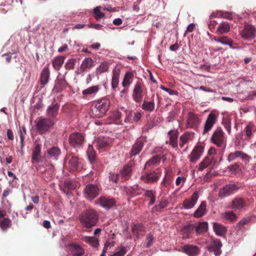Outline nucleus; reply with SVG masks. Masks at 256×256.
<instances>
[{
    "label": "nucleus",
    "mask_w": 256,
    "mask_h": 256,
    "mask_svg": "<svg viewBox=\"0 0 256 256\" xmlns=\"http://www.w3.org/2000/svg\"><path fill=\"white\" fill-rule=\"evenodd\" d=\"M222 124L224 125V128L228 132V134H230L231 132V120L230 118L228 117L224 118L222 122Z\"/></svg>",
    "instance_id": "nucleus-47"
},
{
    "label": "nucleus",
    "mask_w": 256,
    "mask_h": 256,
    "mask_svg": "<svg viewBox=\"0 0 256 256\" xmlns=\"http://www.w3.org/2000/svg\"><path fill=\"white\" fill-rule=\"evenodd\" d=\"M193 134L190 132H186L180 136V146L181 148L192 139Z\"/></svg>",
    "instance_id": "nucleus-33"
},
{
    "label": "nucleus",
    "mask_w": 256,
    "mask_h": 256,
    "mask_svg": "<svg viewBox=\"0 0 256 256\" xmlns=\"http://www.w3.org/2000/svg\"><path fill=\"white\" fill-rule=\"evenodd\" d=\"M68 86V83L64 78H58L55 82V85L52 90L54 92L59 93L65 89Z\"/></svg>",
    "instance_id": "nucleus-23"
},
{
    "label": "nucleus",
    "mask_w": 256,
    "mask_h": 256,
    "mask_svg": "<svg viewBox=\"0 0 256 256\" xmlns=\"http://www.w3.org/2000/svg\"><path fill=\"white\" fill-rule=\"evenodd\" d=\"M168 136L169 137V141L166 142V144H169L172 148H175L178 146V131L174 129L170 130L168 132Z\"/></svg>",
    "instance_id": "nucleus-21"
},
{
    "label": "nucleus",
    "mask_w": 256,
    "mask_h": 256,
    "mask_svg": "<svg viewBox=\"0 0 256 256\" xmlns=\"http://www.w3.org/2000/svg\"><path fill=\"white\" fill-rule=\"evenodd\" d=\"M60 105L57 103L52 104L46 110V115L48 118L52 120L56 124L57 121V116L58 114Z\"/></svg>",
    "instance_id": "nucleus-10"
},
{
    "label": "nucleus",
    "mask_w": 256,
    "mask_h": 256,
    "mask_svg": "<svg viewBox=\"0 0 256 256\" xmlns=\"http://www.w3.org/2000/svg\"><path fill=\"white\" fill-rule=\"evenodd\" d=\"M108 142L102 139H98L96 142V146L98 148H103L108 146Z\"/></svg>",
    "instance_id": "nucleus-56"
},
{
    "label": "nucleus",
    "mask_w": 256,
    "mask_h": 256,
    "mask_svg": "<svg viewBox=\"0 0 256 256\" xmlns=\"http://www.w3.org/2000/svg\"><path fill=\"white\" fill-rule=\"evenodd\" d=\"M214 40L218 42H220L222 44L226 45L228 44V42L230 40V39L228 38V36H224L218 39L214 38Z\"/></svg>",
    "instance_id": "nucleus-63"
},
{
    "label": "nucleus",
    "mask_w": 256,
    "mask_h": 256,
    "mask_svg": "<svg viewBox=\"0 0 256 256\" xmlns=\"http://www.w3.org/2000/svg\"><path fill=\"white\" fill-rule=\"evenodd\" d=\"M126 118L124 122L127 123L132 122V110H125Z\"/></svg>",
    "instance_id": "nucleus-58"
},
{
    "label": "nucleus",
    "mask_w": 256,
    "mask_h": 256,
    "mask_svg": "<svg viewBox=\"0 0 256 256\" xmlns=\"http://www.w3.org/2000/svg\"><path fill=\"white\" fill-rule=\"evenodd\" d=\"M66 158L68 160V164L71 170H78L82 168V162L78 157L70 154L66 156Z\"/></svg>",
    "instance_id": "nucleus-14"
},
{
    "label": "nucleus",
    "mask_w": 256,
    "mask_h": 256,
    "mask_svg": "<svg viewBox=\"0 0 256 256\" xmlns=\"http://www.w3.org/2000/svg\"><path fill=\"white\" fill-rule=\"evenodd\" d=\"M219 16H220V18H226L228 20H232L234 18V14L232 12H224L220 10L218 12Z\"/></svg>",
    "instance_id": "nucleus-50"
},
{
    "label": "nucleus",
    "mask_w": 256,
    "mask_h": 256,
    "mask_svg": "<svg viewBox=\"0 0 256 256\" xmlns=\"http://www.w3.org/2000/svg\"><path fill=\"white\" fill-rule=\"evenodd\" d=\"M206 212V202L203 201L194 213V216L199 218L202 216Z\"/></svg>",
    "instance_id": "nucleus-31"
},
{
    "label": "nucleus",
    "mask_w": 256,
    "mask_h": 256,
    "mask_svg": "<svg viewBox=\"0 0 256 256\" xmlns=\"http://www.w3.org/2000/svg\"><path fill=\"white\" fill-rule=\"evenodd\" d=\"M182 252L189 256H196L200 253L198 246L192 244H186L182 248Z\"/></svg>",
    "instance_id": "nucleus-18"
},
{
    "label": "nucleus",
    "mask_w": 256,
    "mask_h": 256,
    "mask_svg": "<svg viewBox=\"0 0 256 256\" xmlns=\"http://www.w3.org/2000/svg\"><path fill=\"white\" fill-rule=\"evenodd\" d=\"M216 119L217 116L215 114L210 112L208 114L204 124L203 134L207 133L212 129L216 122Z\"/></svg>",
    "instance_id": "nucleus-17"
},
{
    "label": "nucleus",
    "mask_w": 256,
    "mask_h": 256,
    "mask_svg": "<svg viewBox=\"0 0 256 256\" xmlns=\"http://www.w3.org/2000/svg\"><path fill=\"white\" fill-rule=\"evenodd\" d=\"M200 124V120L198 115L192 112L188 114L186 127L191 128H196Z\"/></svg>",
    "instance_id": "nucleus-16"
},
{
    "label": "nucleus",
    "mask_w": 256,
    "mask_h": 256,
    "mask_svg": "<svg viewBox=\"0 0 256 256\" xmlns=\"http://www.w3.org/2000/svg\"><path fill=\"white\" fill-rule=\"evenodd\" d=\"M168 202L166 200L161 201L158 204L156 205L152 208V212H160L161 210L166 208L168 206Z\"/></svg>",
    "instance_id": "nucleus-45"
},
{
    "label": "nucleus",
    "mask_w": 256,
    "mask_h": 256,
    "mask_svg": "<svg viewBox=\"0 0 256 256\" xmlns=\"http://www.w3.org/2000/svg\"><path fill=\"white\" fill-rule=\"evenodd\" d=\"M108 70V66L107 63H102L100 66L96 68V72L98 74H101L106 72Z\"/></svg>",
    "instance_id": "nucleus-49"
},
{
    "label": "nucleus",
    "mask_w": 256,
    "mask_h": 256,
    "mask_svg": "<svg viewBox=\"0 0 256 256\" xmlns=\"http://www.w3.org/2000/svg\"><path fill=\"white\" fill-rule=\"evenodd\" d=\"M250 219L249 218H243L237 224L236 226L239 229H241L244 226L250 222Z\"/></svg>",
    "instance_id": "nucleus-59"
},
{
    "label": "nucleus",
    "mask_w": 256,
    "mask_h": 256,
    "mask_svg": "<svg viewBox=\"0 0 256 256\" xmlns=\"http://www.w3.org/2000/svg\"><path fill=\"white\" fill-rule=\"evenodd\" d=\"M84 141V136L80 133L74 132L69 136V143L74 148H80Z\"/></svg>",
    "instance_id": "nucleus-13"
},
{
    "label": "nucleus",
    "mask_w": 256,
    "mask_h": 256,
    "mask_svg": "<svg viewBox=\"0 0 256 256\" xmlns=\"http://www.w3.org/2000/svg\"><path fill=\"white\" fill-rule=\"evenodd\" d=\"M48 154L50 158L57 160L61 154V150L59 148L54 146L48 150Z\"/></svg>",
    "instance_id": "nucleus-37"
},
{
    "label": "nucleus",
    "mask_w": 256,
    "mask_h": 256,
    "mask_svg": "<svg viewBox=\"0 0 256 256\" xmlns=\"http://www.w3.org/2000/svg\"><path fill=\"white\" fill-rule=\"evenodd\" d=\"M87 155L89 160L92 162L95 160V152L92 146H89L87 150Z\"/></svg>",
    "instance_id": "nucleus-54"
},
{
    "label": "nucleus",
    "mask_w": 256,
    "mask_h": 256,
    "mask_svg": "<svg viewBox=\"0 0 256 256\" xmlns=\"http://www.w3.org/2000/svg\"><path fill=\"white\" fill-rule=\"evenodd\" d=\"M50 72L49 70L48 65H46L42 70L40 75V82L43 86L46 84L50 79Z\"/></svg>",
    "instance_id": "nucleus-26"
},
{
    "label": "nucleus",
    "mask_w": 256,
    "mask_h": 256,
    "mask_svg": "<svg viewBox=\"0 0 256 256\" xmlns=\"http://www.w3.org/2000/svg\"><path fill=\"white\" fill-rule=\"evenodd\" d=\"M241 37L247 40L254 38L256 36V28L252 24H245L240 32Z\"/></svg>",
    "instance_id": "nucleus-7"
},
{
    "label": "nucleus",
    "mask_w": 256,
    "mask_h": 256,
    "mask_svg": "<svg viewBox=\"0 0 256 256\" xmlns=\"http://www.w3.org/2000/svg\"><path fill=\"white\" fill-rule=\"evenodd\" d=\"M224 134L220 128H217L212 136V140L218 147L222 146L224 142Z\"/></svg>",
    "instance_id": "nucleus-9"
},
{
    "label": "nucleus",
    "mask_w": 256,
    "mask_h": 256,
    "mask_svg": "<svg viewBox=\"0 0 256 256\" xmlns=\"http://www.w3.org/2000/svg\"><path fill=\"white\" fill-rule=\"evenodd\" d=\"M70 250L72 256H82L84 254L82 248L76 244H70Z\"/></svg>",
    "instance_id": "nucleus-35"
},
{
    "label": "nucleus",
    "mask_w": 256,
    "mask_h": 256,
    "mask_svg": "<svg viewBox=\"0 0 256 256\" xmlns=\"http://www.w3.org/2000/svg\"><path fill=\"white\" fill-rule=\"evenodd\" d=\"M144 92V85L142 80H138L134 85L132 91V98L137 103H140L142 100Z\"/></svg>",
    "instance_id": "nucleus-6"
},
{
    "label": "nucleus",
    "mask_w": 256,
    "mask_h": 256,
    "mask_svg": "<svg viewBox=\"0 0 256 256\" xmlns=\"http://www.w3.org/2000/svg\"><path fill=\"white\" fill-rule=\"evenodd\" d=\"M100 204L101 206L110 209L116 204V200L114 198H110L105 196H101L99 198Z\"/></svg>",
    "instance_id": "nucleus-24"
},
{
    "label": "nucleus",
    "mask_w": 256,
    "mask_h": 256,
    "mask_svg": "<svg viewBox=\"0 0 256 256\" xmlns=\"http://www.w3.org/2000/svg\"><path fill=\"white\" fill-rule=\"evenodd\" d=\"M253 128H254V126L252 124H250L248 125L245 128L244 130H245V132H246V134L248 138H250L252 135V130Z\"/></svg>",
    "instance_id": "nucleus-60"
},
{
    "label": "nucleus",
    "mask_w": 256,
    "mask_h": 256,
    "mask_svg": "<svg viewBox=\"0 0 256 256\" xmlns=\"http://www.w3.org/2000/svg\"><path fill=\"white\" fill-rule=\"evenodd\" d=\"M19 134L21 146H24V135L26 134V129L24 126H22L20 129Z\"/></svg>",
    "instance_id": "nucleus-55"
},
{
    "label": "nucleus",
    "mask_w": 256,
    "mask_h": 256,
    "mask_svg": "<svg viewBox=\"0 0 256 256\" xmlns=\"http://www.w3.org/2000/svg\"><path fill=\"white\" fill-rule=\"evenodd\" d=\"M64 57L60 56L54 58L52 62V66L54 69L59 70L62 66L64 62Z\"/></svg>",
    "instance_id": "nucleus-41"
},
{
    "label": "nucleus",
    "mask_w": 256,
    "mask_h": 256,
    "mask_svg": "<svg viewBox=\"0 0 256 256\" xmlns=\"http://www.w3.org/2000/svg\"><path fill=\"white\" fill-rule=\"evenodd\" d=\"M134 74L132 72H126L122 82V86L128 88L132 82Z\"/></svg>",
    "instance_id": "nucleus-36"
},
{
    "label": "nucleus",
    "mask_w": 256,
    "mask_h": 256,
    "mask_svg": "<svg viewBox=\"0 0 256 256\" xmlns=\"http://www.w3.org/2000/svg\"><path fill=\"white\" fill-rule=\"evenodd\" d=\"M86 242L90 244L94 248H97L99 246L98 240L95 237L86 236L83 238Z\"/></svg>",
    "instance_id": "nucleus-42"
},
{
    "label": "nucleus",
    "mask_w": 256,
    "mask_h": 256,
    "mask_svg": "<svg viewBox=\"0 0 256 256\" xmlns=\"http://www.w3.org/2000/svg\"><path fill=\"white\" fill-rule=\"evenodd\" d=\"M222 246V243L220 240H216L212 241L209 250L210 251L213 252L216 256H220L222 253L220 250Z\"/></svg>",
    "instance_id": "nucleus-27"
},
{
    "label": "nucleus",
    "mask_w": 256,
    "mask_h": 256,
    "mask_svg": "<svg viewBox=\"0 0 256 256\" xmlns=\"http://www.w3.org/2000/svg\"><path fill=\"white\" fill-rule=\"evenodd\" d=\"M75 60L73 58L68 60L65 64V68L66 70H72L74 68Z\"/></svg>",
    "instance_id": "nucleus-57"
},
{
    "label": "nucleus",
    "mask_w": 256,
    "mask_h": 256,
    "mask_svg": "<svg viewBox=\"0 0 256 256\" xmlns=\"http://www.w3.org/2000/svg\"><path fill=\"white\" fill-rule=\"evenodd\" d=\"M144 230V226L140 224H134L132 228V233L136 236L137 239L139 238V236Z\"/></svg>",
    "instance_id": "nucleus-43"
},
{
    "label": "nucleus",
    "mask_w": 256,
    "mask_h": 256,
    "mask_svg": "<svg viewBox=\"0 0 256 256\" xmlns=\"http://www.w3.org/2000/svg\"><path fill=\"white\" fill-rule=\"evenodd\" d=\"M208 228V224L206 222H202L198 224V226H194L193 224H189L184 227V230L190 233L192 231L196 230L198 234H201L206 232Z\"/></svg>",
    "instance_id": "nucleus-11"
},
{
    "label": "nucleus",
    "mask_w": 256,
    "mask_h": 256,
    "mask_svg": "<svg viewBox=\"0 0 256 256\" xmlns=\"http://www.w3.org/2000/svg\"><path fill=\"white\" fill-rule=\"evenodd\" d=\"M213 229L216 234L218 236H224L227 230L226 226L216 222L213 223Z\"/></svg>",
    "instance_id": "nucleus-29"
},
{
    "label": "nucleus",
    "mask_w": 256,
    "mask_h": 256,
    "mask_svg": "<svg viewBox=\"0 0 256 256\" xmlns=\"http://www.w3.org/2000/svg\"><path fill=\"white\" fill-rule=\"evenodd\" d=\"M246 206L245 200L242 198L236 197L232 201L230 208L234 210H240L244 208Z\"/></svg>",
    "instance_id": "nucleus-22"
},
{
    "label": "nucleus",
    "mask_w": 256,
    "mask_h": 256,
    "mask_svg": "<svg viewBox=\"0 0 256 256\" xmlns=\"http://www.w3.org/2000/svg\"><path fill=\"white\" fill-rule=\"evenodd\" d=\"M160 158L159 156H156L152 158L151 159L149 160L146 164L145 167L146 166H152L160 162Z\"/></svg>",
    "instance_id": "nucleus-52"
},
{
    "label": "nucleus",
    "mask_w": 256,
    "mask_h": 256,
    "mask_svg": "<svg viewBox=\"0 0 256 256\" xmlns=\"http://www.w3.org/2000/svg\"><path fill=\"white\" fill-rule=\"evenodd\" d=\"M204 146L202 145H198L194 147L190 156V161L196 162L201 156L204 152Z\"/></svg>",
    "instance_id": "nucleus-20"
},
{
    "label": "nucleus",
    "mask_w": 256,
    "mask_h": 256,
    "mask_svg": "<svg viewBox=\"0 0 256 256\" xmlns=\"http://www.w3.org/2000/svg\"><path fill=\"white\" fill-rule=\"evenodd\" d=\"M160 176V170L158 168L156 170H152L142 174L140 176V180L146 184L155 183L158 181Z\"/></svg>",
    "instance_id": "nucleus-4"
},
{
    "label": "nucleus",
    "mask_w": 256,
    "mask_h": 256,
    "mask_svg": "<svg viewBox=\"0 0 256 256\" xmlns=\"http://www.w3.org/2000/svg\"><path fill=\"white\" fill-rule=\"evenodd\" d=\"M100 192V189L97 184H88L84 190V196L86 198L91 200L99 194Z\"/></svg>",
    "instance_id": "nucleus-5"
},
{
    "label": "nucleus",
    "mask_w": 256,
    "mask_h": 256,
    "mask_svg": "<svg viewBox=\"0 0 256 256\" xmlns=\"http://www.w3.org/2000/svg\"><path fill=\"white\" fill-rule=\"evenodd\" d=\"M11 225V220L8 218H4L3 220H0V227L4 230L10 228Z\"/></svg>",
    "instance_id": "nucleus-46"
},
{
    "label": "nucleus",
    "mask_w": 256,
    "mask_h": 256,
    "mask_svg": "<svg viewBox=\"0 0 256 256\" xmlns=\"http://www.w3.org/2000/svg\"><path fill=\"white\" fill-rule=\"evenodd\" d=\"M215 152V150L213 148H211L208 150V156L206 157L199 164L198 170L202 171L204 168L211 166L212 167L213 163L216 162H214V156L212 154L213 153Z\"/></svg>",
    "instance_id": "nucleus-8"
},
{
    "label": "nucleus",
    "mask_w": 256,
    "mask_h": 256,
    "mask_svg": "<svg viewBox=\"0 0 256 256\" xmlns=\"http://www.w3.org/2000/svg\"><path fill=\"white\" fill-rule=\"evenodd\" d=\"M41 154V146L36 144L32 151V162H38L40 161V156Z\"/></svg>",
    "instance_id": "nucleus-32"
},
{
    "label": "nucleus",
    "mask_w": 256,
    "mask_h": 256,
    "mask_svg": "<svg viewBox=\"0 0 256 256\" xmlns=\"http://www.w3.org/2000/svg\"><path fill=\"white\" fill-rule=\"evenodd\" d=\"M240 158L242 160H247L248 156L247 154L241 151H236L234 152H231L228 157V160L230 162L235 160L236 158Z\"/></svg>",
    "instance_id": "nucleus-28"
},
{
    "label": "nucleus",
    "mask_w": 256,
    "mask_h": 256,
    "mask_svg": "<svg viewBox=\"0 0 256 256\" xmlns=\"http://www.w3.org/2000/svg\"><path fill=\"white\" fill-rule=\"evenodd\" d=\"M116 252L110 256H124L127 252L126 248L123 246H120L116 249Z\"/></svg>",
    "instance_id": "nucleus-48"
},
{
    "label": "nucleus",
    "mask_w": 256,
    "mask_h": 256,
    "mask_svg": "<svg viewBox=\"0 0 256 256\" xmlns=\"http://www.w3.org/2000/svg\"><path fill=\"white\" fill-rule=\"evenodd\" d=\"M54 124L55 123L52 120H50L47 118L40 117L38 120L36 127L39 132L44 134L48 132Z\"/></svg>",
    "instance_id": "nucleus-3"
},
{
    "label": "nucleus",
    "mask_w": 256,
    "mask_h": 256,
    "mask_svg": "<svg viewBox=\"0 0 256 256\" xmlns=\"http://www.w3.org/2000/svg\"><path fill=\"white\" fill-rule=\"evenodd\" d=\"M230 30V26L228 23L226 22H222L220 23L216 30V32L218 34H222L228 33Z\"/></svg>",
    "instance_id": "nucleus-34"
},
{
    "label": "nucleus",
    "mask_w": 256,
    "mask_h": 256,
    "mask_svg": "<svg viewBox=\"0 0 256 256\" xmlns=\"http://www.w3.org/2000/svg\"><path fill=\"white\" fill-rule=\"evenodd\" d=\"M145 140L144 138H138L136 140V142L132 146L130 154V157L134 156L142 151Z\"/></svg>",
    "instance_id": "nucleus-15"
},
{
    "label": "nucleus",
    "mask_w": 256,
    "mask_h": 256,
    "mask_svg": "<svg viewBox=\"0 0 256 256\" xmlns=\"http://www.w3.org/2000/svg\"><path fill=\"white\" fill-rule=\"evenodd\" d=\"M120 176V174L110 172V173L109 178L112 181L114 182H118Z\"/></svg>",
    "instance_id": "nucleus-64"
},
{
    "label": "nucleus",
    "mask_w": 256,
    "mask_h": 256,
    "mask_svg": "<svg viewBox=\"0 0 256 256\" xmlns=\"http://www.w3.org/2000/svg\"><path fill=\"white\" fill-rule=\"evenodd\" d=\"M238 186L233 184H227L222 188L219 192V197L223 198L234 194L238 190Z\"/></svg>",
    "instance_id": "nucleus-12"
},
{
    "label": "nucleus",
    "mask_w": 256,
    "mask_h": 256,
    "mask_svg": "<svg viewBox=\"0 0 256 256\" xmlns=\"http://www.w3.org/2000/svg\"><path fill=\"white\" fill-rule=\"evenodd\" d=\"M160 88L162 90H163L167 92L169 94H170L171 96H172V95L178 96V92L177 91L174 90L170 88H166L163 86H160Z\"/></svg>",
    "instance_id": "nucleus-61"
},
{
    "label": "nucleus",
    "mask_w": 256,
    "mask_h": 256,
    "mask_svg": "<svg viewBox=\"0 0 256 256\" xmlns=\"http://www.w3.org/2000/svg\"><path fill=\"white\" fill-rule=\"evenodd\" d=\"M144 196L150 198L148 206H152L156 202V192L152 190H146Z\"/></svg>",
    "instance_id": "nucleus-39"
},
{
    "label": "nucleus",
    "mask_w": 256,
    "mask_h": 256,
    "mask_svg": "<svg viewBox=\"0 0 256 256\" xmlns=\"http://www.w3.org/2000/svg\"><path fill=\"white\" fill-rule=\"evenodd\" d=\"M198 195L197 192H194L190 198L185 200L182 206L184 209H190L192 208L196 204L198 200Z\"/></svg>",
    "instance_id": "nucleus-19"
},
{
    "label": "nucleus",
    "mask_w": 256,
    "mask_h": 256,
    "mask_svg": "<svg viewBox=\"0 0 256 256\" xmlns=\"http://www.w3.org/2000/svg\"><path fill=\"white\" fill-rule=\"evenodd\" d=\"M110 104V100L106 96L98 100L92 108V116L98 118L102 117L108 110Z\"/></svg>",
    "instance_id": "nucleus-2"
},
{
    "label": "nucleus",
    "mask_w": 256,
    "mask_h": 256,
    "mask_svg": "<svg viewBox=\"0 0 256 256\" xmlns=\"http://www.w3.org/2000/svg\"><path fill=\"white\" fill-rule=\"evenodd\" d=\"M100 6H96L94 10L95 18L98 20H100L101 18H104L105 16L104 13L100 12Z\"/></svg>",
    "instance_id": "nucleus-51"
},
{
    "label": "nucleus",
    "mask_w": 256,
    "mask_h": 256,
    "mask_svg": "<svg viewBox=\"0 0 256 256\" xmlns=\"http://www.w3.org/2000/svg\"><path fill=\"white\" fill-rule=\"evenodd\" d=\"M99 86H94L88 88L83 90L82 94L84 96L90 95L92 94H96L100 90Z\"/></svg>",
    "instance_id": "nucleus-44"
},
{
    "label": "nucleus",
    "mask_w": 256,
    "mask_h": 256,
    "mask_svg": "<svg viewBox=\"0 0 256 256\" xmlns=\"http://www.w3.org/2000/svg\"><path fill=\"white\" fill-rule=\"evenodd\" d=\"M132 168L130 166L126 165L120 170V175L125 180H128L131 176Z\"/></svg>",
    "instance_id": "nucleus-30"
},
{
    "label": "nucleus",
    "mask_w": 256,
    "mask_h": 256,
    "mask_svg": "<svg viewBox=\"0 0 256 256\" xmlns=\"http://www.w3.org/2000/svg\"><path fill=\"white\" fill-rule=\"evenodd\" d=\"M112 87L113 89H115L118 86L120 78L119 70L114 68L112 70Z\"/></svg>",
    "instance_id": "nucleus-38"
},
{
    "label": "nucleus",
    "mask_w": 256,
    "mask_h": 256,
    "mask_svg": "<svg viewBox=\"0 0 256 256\" xmlns=\"http://www.w3.org/2000/svg\"><path fill=\"white\" fill-rule=\"evenodd\" d=\"M155 108V104L154 101L144 100L142 106V108L146 112H153Z\"/></svg>",
    "instance_id": "nucleus-40"
},
{
    "label": "nucleus",
    "mask_w": 256,
    "mask_h": 256,
    "mask_svg": "<svg viewBox=\"0 0 256 256\" xmlns=\"http://www.w3.org/2000/svg\"><path fill=\"white\" fill-rule=\"evenodd\" d=\"M224 217L226 220H228L232 222L235 221L237 218L236 214L232 211L225 212Z\"/></svg>",
    "instance_id": "nucleus-53"
},
{
    "label": "nucleus",
    "mask_w": 256,
    "mask_h": 256,
    "mask_svg": "<svg viewBox=\"0 0 256 256\" xmlns=\"http://www.w3.org/2000/svg\"><path fill=\"white\" fill-rule=\"evenodd\" d=\"M99 215L93 209H89L82 212L80 218L82 224L87 228L95 226L98 222Z\"/></svg>",
    "instance_id": "nucleus-1"
},
{
    "label": "nucleus",
    "mask_w": 256,
    "mask_h": 256,
    "mask_svg": "<svg viewBox=\"0 0 256 256\" xmlns=\"http://www.w3.org/2000/svg\"><path fill=\"white\" fill-rule=\"evenodd\" d=\"M146 240L147 243L146 246L148 248L151 246L153 244L154 237L151 233L148 234L146 236Z\"/></svg>",
    "instance_id": "nucleus-62"
},
{
    "label": "nucleus",
    "mask_w": 256,
    "mask_h": 256,
    "mask_svg": "<svg viewBox=\"0 0 256 256\" xmlns=\"http://www.w3.org/2000/svg\"><path fill=\"white\" fill-rule=\"evenodd\" d=\"M94 66V61L90 58H87L82 61L80 70L76 72L80 74L88 69L91 68Z\"/></svg>",
    "instance_id": "nucleus-25"
}]
</instances>
